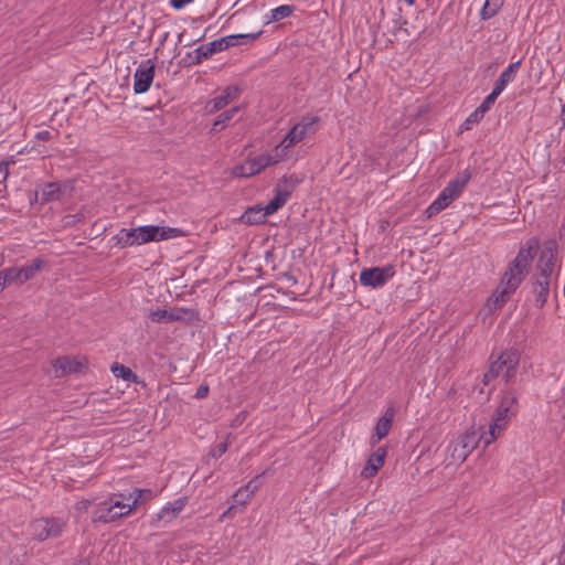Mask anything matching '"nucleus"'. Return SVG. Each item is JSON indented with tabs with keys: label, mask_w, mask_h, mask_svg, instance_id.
<instances>
[{
	"label": "nucleus",
	"mask_w": 565,
	"mask_h": 565,
	"mask_svg": "<svg viewBox=\"0 0 565 565\" xmlns=\"http://www.w3.org/2000/svg\"><path fill=\"white\" fill-rule=\"evenodd\" d=\"M90 505V502L89 501H82L78 503V508L79 509H84V510H87Z\"/></svg>",
	"instance_id": "obj_44"
},
{
	"label": "nucleus",
	"mask_w": 565,
	"mask_h": 565,
	"mask_svg": "<svg viewBox=\"0 0 565 565\" xmlns=\"http://www.w3.org/2000/svg\"><path fill=\"white\" fill-rule=\"evenodd\" d=\"M227 447L228 445L226 441L218 443L211 449L210 454L212 457L218 458L227 450Z\"/></svg>",
	"instance_id": "obj_38"
},
{
	"label": "nucleus",
	"mask_w": 565,
	"mask_h": 565,
	"mask_svg": "<svg viewBox=\"0 0 565 565\" xmlns=\"http://www.w3.org/2000/svg\"><path fill=\"white\" fill-rule=\"evenodd\" d=\"M386 457V449L383 447L377 448L367 459L364 468L361 471V477L369 479L377 473L384 465Z\"/></svg>",
	"instance_id": "obj_20"
},
{
	"label": "nucleus",
	"mask_w": 565,
	"mask_h": 565,
	"mask_svg": "<svg viewBox=\"0 0 565 565\" xmlns=\"http://www.w3.org/2000/svg\"><path fill=\"white\" fill-rule=\"evenodd\" d=\"M499 97L498 94H494V92H491L484 100L481 103V105L478 108V110H481V113L484 115L491 106L494 104L495 99Z\"/></svg>",
	"instance_id": "obj_37"
},
{
	"label": "nucleus",
	"mask_w": 565,
	"mask_h": 565,
	"mask_svg": "<svg viewBox=\"0 0 565 565\" xmlns=\"http://www.w3.org/2000/svg\"><path fill=\"white\" fill-rule=\"evenodd\" d=\"M8 167H9V162L8 161H2L0 163V171H2V170L7 171Z\"/></svg>",
	"instance_id": "obj_45"
},
{
	"label": "nucleus",
	"mask_w": 565,
	"mask_h": 565,
	"mask_svg": "<svg viewBox=\"0 0 565 565\" xmlns=\"http://www.w3.org/2000/svg\"><path fill=\"white\" fill-rule=\"evenodd\" d=\"M511 420L503 417L491 416L489 428L487 431L481 429L482 444L484 447L494 443L509 427Z\"/></svg>",
	"instance_id": "obj_18"
},
{
	"label": "nucleus",
	"mask_w": 565,
	"mask_h": 565,
	"mask_svg": "<svg viewBox=\"0 0 565 565\" xmlns=\"http://www.w3.org/2000/svg\"><path fill=\"white\" fill-rule=\"evenodd\" d=\"M252 211H254V213L252 214V220H258V218H259V216L264 213V207H258V209H250V210H248V211L243 215V218L245 220V222H246V223H248V222H247L246 216H247V214H248L249 212H252Z\"/></svg>",
	"instance_id": "obj_39"
},
{
	"label": "nucleus",
	"mask_w": 565,
	"mask_h": 565,
	"mask_svg": "<svg viewBox=\"0 0 565 565\" xmlns=\"http://www.w3.org/2000/svg\"><path fill=\"white\" fill-rule=\"evenodd\" d=\"M290 195V191L287 189H282L280 185H278L275 189V196L269 201V203L264 207V213L259 216L258 220H252V214L254 211L249 212L246 216L248 223H260L264 222L265 218L268 215L274 214L279 209H281L286 202L288 201V198Z\"/></svg>",
	"instance_id": "obj_15"
},
{
	"label": "nucleus",
	"mask_w": 565,
	"mask_h": 565,
	"mask_svg": "<svg viewBox=\"0 0 565 565\" xmlns=\"http://www.w3.org/2000/svg\"><path fill=\"white\" fill-rule=\"evenodd\" d=\"M238 504H236L234 502V504H232L220 518V521H224L226 518H230L231 516V513L232 511L237 507Z\"/></svg>",
	"instance_id": "obj_43"
},
{
	"label": "nucleus",
	"mask_w": 565,
	"mask_h": 565,
	"mask_svg": "<svg viewBox=\"0 0 565 565\" xmlns=\"http://www.w3.org/2000/svg\"><path fill=\"white\" fill-rule=\"evenodd\" d=\"M408 4H413L414 0H405Z\"/></svg>",
	"instance_id": "obj_47"
},
{
	"label": "nucleus",
	"mask_w": 565,
	"mask_h": 565,
	"mask_svg": "<svg viewBox=\"0 0 565 565\" xmlns=\"http://www.w3.org/2000/svg\"><path fill=\"white\" fill-rule=\"evenodd\" d=\"M521 61L511 63L505 70L502 71L499 78L495 81L492 92L500 95L505 87L515 79L516 73L520 68Z\"/></svg>",
	"instance_id": "obj_23"
},
{
	"label": "nucleus",
	"mask_w": 565,
	"mask_h": 565,
	"mask_svg": "<svg viewBox=\"0 0 565 565\" xmlns=\"http://www.w3.org/2000/svg\"><path fill=\"white\" fill-rule=\"evenodd\" d=\"M550 275H541V278L535 284V292H536V305L539 307H543L546 297L548 294V286H550Z\"/></svg>",
	"instance_id": "obj_29"
},
{
	"label": "nucleus",
	"mask_w": 565,
	"mask_h": 565,
	"mask_svg": "<svg viewBox=\"0 0 565 565\" xmlns=\"http://www.w3.org/2000/svg\"><path fill=\"white\" fill-rule=\"evenodd\" d=\"M519 411L518 398L514 392L505 391L499 396V403L493 414L495 417H503L511 420Z\"/></svg>",
	"instance_id": "obj_16"
},
{
	"label": "nucleus",
	"mask_w": 565,
	"mask_h": 565,
	"mask_svg": "<svg viewBox=\"0 0 565 565\" xmlns=\"http://www.w3.org/2000/svg\"><path fill=\"white\" fill-rule=\"evenodd\" d=\"M556 256V249L553 245L544 246L539 259L541 275H551Z\"/></svg>",
	"instance_id": "obj_27"
},
{
	"label": "nucleus",
	"mask_w": 565,
	"mask_h": 565,
	"mask_svg": "<svg viewBox=\"0 0 565 565\" xmlns=\"http://www.w3.org/2000/svg\"><path fill=\"white\" fill-rule=\"evenodd\" d=\"M66 190V185L60 183L44 184L40 191L35 193V198L42 202H51L60 200Z\"/></svg>",
	"instance_id": "obj_25"
},
{
	"label": "nucleus",
	"mask_w": 565,
	"mask_h": 565,
	"mask_svg": "<svg viewBox=\"0 0 565 565\" xmlns=\"http://www.w3.org/2000/svg\"><path fill=\"white\" fill-rule=\"evenodd\" d=\"M521 282L510 276L503 274L501 281L493 294L487 301V307L490 311L501 308L510 298V296L518 289Z\"/></svg>",
	"instance_id": "obj_9"
},
{
	"label": "nucleus",
	"mask_w": 565,
	"mask_h": 565,
	"mask_svg": "<svg viewBox=\"0 0 565 565\" xmlns=\"http://www.w3.org/2000/svg\"><path fill=\"white\" fill-rule=\"evenodd\" d=\"M52 367L56 376H65L72 373H78L87 367V359L83 355L61 356L52 362Z\"/></svg>",
	"instance_id": "obj_12"
},
{
	"label": "nucleus",
	"mask_w": 565,
	"mask_h": 565,
	"mask_svg": "<svg viewBox=\"0 0 565 565\" xmlns=\"http://www.w3.org/2000/svg\"><path fill=\"white\" fill-rule=\"evenodd\" d=\"M562 119H563V124L565 126V104L563 105V108H562Z\"/></svg>",
	"instance_id": "obj_46"
},
{
	"label": "nucleus",
	"mask_w": 565,
	"mask_h": 565,
	"mask_svg": "<svg viewBox=\"0 0 565 565\" xmlns=\"http://www.w3.org/2000/svg\"><path fill=\"white\" fill-rule=\"evenodd\" d=\"M183 236V231L178 227L160 225H142L137 227L120 228L114 236L115 246L127 248L140 246L151 242H161Z\"/></svg>",
	"instance_id": "obj_1"
},
{
	"label": "nucleus",
	"mask_w": 565,
	"mask_h": 565,
	"mask_svg": "<svg viewBox=\"0 0 565 565\" xmlns=\"http://www.w3.org/2000/svg\"><path fill=\"white\" fill-rule=\"evenodd\" d=\"M239 88L237 86H228L226 87L218 96L211 99L207 104L210 111H217L225 106H227L231 102L235 100L239 96Z\"/></svg>",
	"instance_id": "obj_21"
},
{
	"label": "nucleus",
	"mask_w": 565,
	"mask_h": 565,
	"mask_svg": "<svg viewBox=\"0 0 565 565\" xmlns=\"http://www.w3.org/2000/svg\"><path fill=\"white\" fill-rule=\"evenodd\" d=\"M218 52H222L218 40L201 45L194 50L195 62L201 63L203 60H206Z\"/></svg>",
	"instance_id": "obj_28"
},
{
	"label": "nucleus",
	"mask_w": 565,
	"mask_h": 565,
	"mask_svg": "<svg viewBox=\"0 0 565 565\" xmlns=\"http://www.w3.org/2000/svg\"><path fill=\"white\" fill-rule=\"evenodd\" d=\"M519 363L520 354L518 351L507 350L502 352L491 362L489 371L484 374V381L488 382L493 377H501L505 382L511 381L516 374Z\"/></svg>",
	"instance_id": "obj_7"
},
{
	"label": "nucleus",
	"mask_w": 565,
	"mask_h": 565,
	"mask_svg": "<svg viewBox=\"0 0 565 565\" xmlns=\"http://www.w3.org/2000/svg\"><path fill=\"white\" fill-rule=\"evenodd\" d=\"M284 158L278 152L276 147L268 151H264L254 156H248L243 162L237 163L231 170V175L234 178H250L254 177L266 168L284 162Z\"/></svg>",
	"instance_id": "obj_4"
},
{
	"label": "nucleus",
	"mask_w": 565,
	"mask_h": 565,
	"mask_svg": "<svg viewBox=\"0 0 565 565\" xmlns=\"http://www.w3.org/2000/svg\"><path fill=\"white\" fill-rule=\"evenodd\" d=\"M52 138V134L49 130H41L36 132L35 139L41 141H49Z\"/></svg>",
	"instance_id": "obj_42"
},
{
	"label": "nucleus",
	"mask_w": 565,
	"mask_h": 565,
	"mask_svg": "<svg viewBox=\"0 0 565 565\" xmlns=\"http://www.w3.org/2000/svg\"><path fill=\"white\" fill-rule=\"evenodd\" d=\"M209 394V386L207 385H200L196 390V393H195V397L201 399V398H205Z\"/></svg>",
	"instance_id": "obj_41"
},
{
	"label": "nucleus",
	"mask_w": 565,
	"mask_h": 565,
	"mask_svg": "<svg viewBox=\"0 0 565 565\" xmlns=\"http://www.w3.org/2000/svg\"><path fill=\"white\" fill-rule=\"evenodd\" d=\"M8 285H14L13 273H12L11 268H7V269L0 271V292Z\"/></svg>",
	"instance_id": "obj_36"
},
{
	"label": "nucleus",
	"mask_w": 565,
	"mask_h": 565,
	"mask_svg": "<svg viewBox=\"0 0 565 565\" xmlns=\"http://www.w3.org/2000/svg\"><path fill=\"white\" fill-rule=\"evenodd\" d=\"M539 241L536 238L527 239L519 249L515 258L510 263L508 269L505 270V275H513V278L518 279L519 282H522L524 279L527 269L537 252Z\"/></svg>",
	"instance_id": "obj_8"
},
{
	"label": "nucleus",
	"mask_w": 565,
	"mask_h": 565,
	"mask_svg": "<svg viewBox=\"0 0 565 565\" xmlns=\"http://www.w3.org/2000/svg\"><path fill=\"white\" fill-rule=\"evenodd\" d=\"M64 527L65 522L55 518H42L31 523L32 534L40 541L61 535Z\"/></svg>",
	"instance_id": "obj_10"
},
{
	"label": "nucleus",
	"mask_w": 565,
	"mask_h": 565,
	"mask_svg": "<svg viewBox=\"0 0 565 565\" xmlns=\"http://www.w3.org/2000/svg\"><path fill=\"white\" fill-rule=\"evenodd\" d=\"M238 109H239V107H233L232 109L222 113L217 117V119L214 121L213 130L216 131L218 125H222V127H224L226 125V122L230 121L233 118V116L238 111Z\"/></svg>",
	"instance_id": "obj_35"
},
{
	"label": "nucleus",
	"mask_w": 565,
	"mask_h": 565,
	"mask_svg": "<svg viewBox=\"0 0 565 565\" xmlns=\"http://www.w3.org/2000/svg\"><path fill=\"white\" fill-rule=\"evenodd\" d=\"M471 174L468 170L460 172L455 179L448 182L439 195L428 205L425 213L433 217L448 207L452 201L458 199L468 184Z\"/></svg>",
	"instance_id": "obj_5"
},
{
	"label": "nucleus",
	"mask_w": 565,
	"mask_h": 565,
	"mask_svg": "<svg viewBox=\"0 0 565 565\" xmlns=\"http://www.w3.org/2000/svg\"><path fill=\"white\" fill-rule=\"evenodd\" d=\"M136 509V499L130 491L114 492L95 504L93 519L110 523L130 516Z\"/></svg>",
	"instance_id": "obj_2"
},
{
	"label": "nucleus",
	"mask_w": 565,
	"mask_h": 565,
	"mask_svg": "<svg viewBox=\"0 0 565 565\" xmlns=\"http://www.w3.org/2000/svg\"><path fill=\"white\" fill-rule=\"evenodd\" d=\"M482 443L481 427L471 426L456 435L446 448V461L448 465L458 466Z\"/></svg>",
	"instance_id": "obj_3"
},
{
	"label": "nucleus",
	"mask_w": 565,
	"mask_h": 565,
	"mask_svg": "<svg viewBox=\"0 0 565 565\" xmlns=\"http://www.w3.org/2000/svg\"><path fill=\"white\" fill-rule=\"evenodd\" d=\"M483 117L484 115L481 113V110L476 108L460 126L461 131L470 130L472 126L477 125Z\"/></svg>",
	"instance_id": "obj_34"
},
{
	"label": "nucleus",
	"mask_w": 565,
	"mask_h": 565,
	"mask_svg": "<svg viewBox=\"0 0 565 565\" xmlns=\"http://www.w3.org/2000/svg\"><path fill=\"white\" fill-rule=\"evenodd\" d=\"M563 551H564V553H565V542H564V545H563Z\"/></svg>",
	"instance_id": "obj_48"
},
{
	"label": "nucleus",
	"mask_w": 565,
	"mask_h": 565,
	"mask_svg": "<svg viewBox=\"0 0 565 565\" xmlns=\"http://www.w3.org/2000/svg\"><path fill=\"white\" fill-rule=\"evenodd\" d=\"M504 0H486L480 11V18L482 20H489L493 18L502 8Z\"/></svg>",
	"instance_id": "obj_30"
},
{
	"label": "nucleus",
	"mask_w": 565,
	"mask_h": 565,
	"mask_svg": "<svg viewBox=\"0 0 565 565\" xmlns=\"http://www.w3.org/2000/svg\"><path fill=\"white\" fill-rule=\"evenodd\" d=\"M294 11H295V8H294V6H290V4H282V6L276 7L269 11L270 17L267 22H276V21L282 20L285 18H288L289 15L292 14Z\"/></svg>",
	"instance_id": "obj_32"
},
{
	"label": "nucleus",
	"mask_w": 565,
	"mask_h": 565,
	"mask_svg": "<svg viewBox=\"0 0 565 565\" xmlns=\"http://www.w3.org/2000/svg\"><path fill=\"white\" fill-rule=\"evenodd\" d=\"M194 0H170V4L175 9L180 10L184 8L186 4L193 2Z\"/></svg>",
	"instance_id": "obj_40"
},
{
	"label": "nucleus",
	"mask_w": 565,
	"mask_h": 565,
	"mask_svg": "<svg viewBox=\"0 0 565 565\" xmlns=\"http://www.w3.org/2000/svg\"><path fill=\"white\" fill-rule=\"evenodd\" d=\"M45 266L42 258H34L30 264L23 267H11L13 273L14 285L21 286L30 279L34 278Z\"/></svg>",
	"instance_id": "obj_17"
},
{
	"label": "nucleus",
	"mask_w": 565,
	"mask_h": 565,
	"mask_svg": "<svg viewBox=\"0 0 565 565\" xmlns=\"http://www.w3.org/2000/svg\"><path fill=\"white\" fill-rule=\"evenodd\" d=\"M111 373L116 377H120L125 381H130L134 383H138V376L127 366L122 364L115 363L110 367Z\"/></svg>",
	"instance_id": "obj_31"
},
{
	"label": "nucleus",
	"mask_w": 565,
	"mask_h": 565,
	"mask_svg": "<svg viewBox=\"0 0 565 565\" xmlns=\"http://www.w3.org/2000/svg\"><path fill=\"white\" fill-rule=\"evenodd\" d=\"M394 417V409L390 408L386 411L375 425L374 435L371 437V445H376L382 438H384L391 430L392 422Z\"/></svg>",
	"instance_id": "obj_24"
},
{
	"label": "nucleus",
	"mask_w": 565,
	"mask_h": 565,
	"mask_svg": "<svg viewBox=\"0 0 565 565\" xmlns=\"http://www.w3.org/2000/svg\"><path fill=\"white\" fill-rule=\"evenodd\" d=\"M154 78V63L146 60L140 63L134 75V92L145 94L149 90Z\"/></svg>",
	"instance_id": "obj_13"
},
{
	"label": "nucleus",
	"mask_w": 565,
	"mask_h": 565,
	"mask_svg": "<svg viewBox=\"0 0 565 565\" xmlns=\"http://www.w3.org/2000/svg\"><path fill=\"white\" fill-rule=\"evenodd\" d=\"M394 267L386 265L383 267L365 268L360 273V282L373 289L383 287L394 276Z\"/></svg>",
	"instance_id": "obj_11"
},
{
	"label": "nucleus",
	"mask_w": 565,
	"mask_h": 565,
	"mask_svg": "<svg viewBox=\"0 0 565 565\" xmlns=\"http://www.w3.org/2000/svg\"><path fill=\"white\" fill-rule=\"evenodd\" d=\"M260 487V480L258 477L250 480L244 488L238 489L233 499L236 504L245 505L249 499L253 497V494L258 490Z\"/></svg>",
	"instance_id": "obj_26"
},
{
	"label": "nucleus",
	"mask_w": 565,
	"mask_h": 565,
	"mask_svg": "<svg viewBox=\"0 0 565 565\" xmlns=\"http://www.w3.org/2000/svg\"><path fill=\"white\" fill-rule=\"evenodd\" d=\"M186 498L182 497L167 503L152 519V526L161 527L171 523L185 508Z\"/></svg>",
	"instance_id": "obj_14"
},
{
	"label": "nucleus",
	"mask_w": 565,
	"mask_h": 565,
	"mask_svg": "<svg viewBox=\"0 0 565 565\" xmlns=\"http://www.w3.org/2000/svg\"><path fill=\"white\" fill-rule=\"evenodd\" d=\"M263 31L259 30L254 33H241V34H231L223 38L217 39L221 45V50L224 51L228 47L236 46L243 43L253 42L257 40L262 35Z\"/></svg>",
	"instance_id": "obj_22"
},
{
	"label": "nucleus",
	"mask_w": 565,
	"mask_h": 565,
	"mask_svg": "<svg viewBox=\"0 0 565 565\" xmlns=\"http://www.w3.org/2000/svg\"><path fill=\"white\" fill-rule=\"evenodd\" d=\"M189 310L183 308H177L172 310L156 309L150 310L148 317L152 322L156 323H168L172 321L183 320L186 318Z\"/></svg>",
	"instance_id": "obj_19"
},
{
	"label": "nucleus",
	"mask_w": 565,
	"mask_h": 565,
	"mask_svg": "<svg viewBox=\"0 0 565 565\" xmlns=\"http://www.w3.org/2000/svg\"><path fill=\"white\" fill-rule=\"evenodd\" d=\"M131 497L136 499V508L142 502L152 499L156 494L150 489L134 488L130 490Z\"/></svg>",
	"instance_id": "obj_33"
},
{
	"label": "nucleus",
	"mask_w": 565,
	"mask_h": 565,
	"mask_svg": "<svg viewBox=\"0 0 565 565\" xmlns=\"http://www.w3.org/2000/svg\"><path fill=\"white\" fill-rule=\"evenodd\" d=\"M318 117L305 116L287 132L282 140L276 145V149L281 154L284 160H288L291 156V148L312 136L317 130Z\"/></svg>",
	"instance_id": "obj_6"
}]
</instances>
